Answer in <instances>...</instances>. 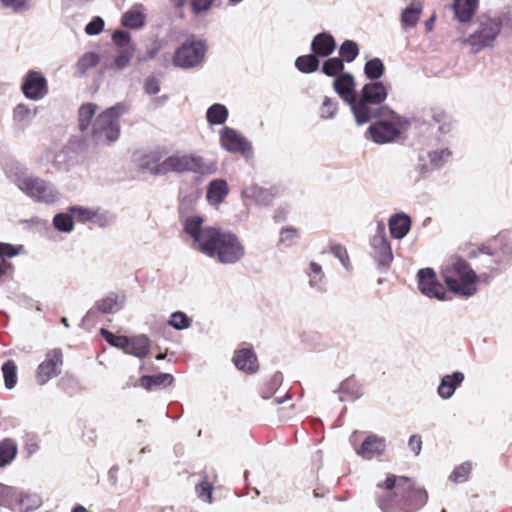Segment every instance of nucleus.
Listing matches in <instances>:
<instances>
[{
	"mask_svg": "<svg viewBox=\"0 0 512 512\" xmlns=\"http://www.w3.org/2000/svg\"><path fill=\"white\" fill-rule=\"evenodd\" d=\"M203 218L188 217L184 231L193 239V247L222 264H234L245 256V247L239 237L220 227H202Z\"/></svg>",
	"mask_w": 512,
	"mask_h": 512,
	"instance_id": "1",
	"label": "nucleus"
},
{
	"mask_svg": "<svg viewBox=\"0 0 512 512\" xmlns=\"http://www.w3.org/2000/svg\"><path fill=\"white\" fill-rule=\"evenodd\" d=\"M355 86L354 77L350 73L339 74L333 83L335 92L350 105L357 124L367 123L388 111V107L383 105L388 96V89L382 82L366 83L358 97Z\"/></svg>",
	"mask_w": 512,
	"mask_h": 512,
	"instance_id": "2",
	"label": "nucleus"
},
{
	"mask_svg": "<svg viewBox=\"0 0 512 512\" xmlns=\"http://www.w3.org/2000/svg\"><path fill=\"white\" fill-rule=\"evenodd\" d=\"M427 492L411 478L389 473L377 484L376 502L382 512H415L427 502Z\"/></svg>",
	"mask_w": 512,
	"mask_h": 512,
	"instance_id": "3",
	"label": "nucleus"
},
{
	"mask_svg": "<svg viewBox=\"0 0 512 512\" xmlns=\"http://www.w3.org/2000/svg\"><path fill=\"white\" fill-rule=\"evenodd\" d=\"M442 278L448 289L463 296H471L476 292L478 277L470 265L457 258L442 269Z\"/></svg>",
	"mask_w": 512,
	"mask_h": 512,
	"instance_id": "4",
	"label": "nucleus"
},
{
	"mask_svg": "<svg viewBox=\"0 0 512 512\" xmlns=\"http://www.w3.org/2000/svg\"><path fill=\"white\" fill-rule=\"evenodd\" d=\"M217 170V163L206 162L202 157L195 154H173L163 160L155 167L156 174H167L169 172L184 173L193 172L200 175H209Z\"/></svg>",
	"mask_w": 512,
	"mask_h": 512,
	"instance_id": "5",
	"label": "nucleus"
},
{
	"mask_svg": "<svg viewBox=\"0 0 512 512\" xmlns=\"http://www.w3.org/2000/svg\"><path fill=\"white\" fill-rule=\"evenodd\" d=\"M123 105L118 104L100 113L92 126V137L96 143L109 144L120 135L119 118L124 112Z\"/></svg>",
	"mask_w": 512,
	"mask_h": 512,
	"instance_id": "6",
	"label": "nucleus"
},
{
	"mask_svg": "<svg viewBox=\"0 0 512 512\" xmlns=\"http://www.w3.org/2000/svg\"><path fill=\"white\" fill-rule=\"evenodd\" d=\"M478 29L468 38L462 40L469 44L474 52L492 46L502 29V21L499 18H492L487 15L478 17Z\"/></svg>",
	"mask_w": 512,
	"mask_h": 512,
	"instance_id": "7",
	"label": "nucleus"
},
{
	"mask_svg": "<svg viewBox=\"0 0 512 512\" xmlns=\"http://www.w3.org/2000/svg\"><path fill=\"white\" fill-rule=\"evenodd\" d=\"M391 115V119L379 120L369 126L367 134L369 138L377 144H384L395 141L401 134V121L394 111L388 108L384 115L378 118H383ZM374 117L373 119H375Z\"/></svg>",
	"mask_w": 512,
	"mask_h": 512,
	"instance_id": "8",
	"label": "nucleus"
},
{
	"mask_svg": "<svg viewBox=\"0 0 512 512\" xmlns=\"http://www.w3.org/2000/svg\"><path fill=\"white\" fill-rule=\"evenodd\" d=\"M207 52V46L200 40H188L178 47L173 55L175 67L189 69L200 65Z\"/></svg>",
	"mask_w": 512,
	"mask_h": 512,
	"instance_id": "9",
	"label": "nucleus"
},
{
	"mask_svg": "<svg viewBox=\"0 0 512 512\" xmlns=\"http://www.w3.org/2000/svg\"><path fill=\"white\" fill-rule=\"evenodd\" d=\"M478 255H487L491 258L488 268L490 271L499 269L501 264H506L512 256V248L502 239L495 238L487 244L480 246L477 250L470 252L469 257L475 258Z\"/></svg>",
	"mask_w": 512,
	"mask_h": 512,
	"instance_id": "10",
	"label": "nucleus"
},
{
	"mask_svg": "<svg viewBox=\"0 0 512 512\" xmlns=\"http://www.w3.org/2000/svg\"><path fill=\"white\" fill-rule=\"evenodd\" d=\"M18 186L25 194L37 201L52 203L57 199V192L40 178H20Z\"/></svg>",
	"mask_w": 512,
	"mask_h": 512,
	"instance_id": "11",
	"label": "nucleus"
},
{
	"mask_svg": "<svg viewBox=\"0 0 512 512\" xmlns=\"http://www.w3.org/2000/svg\"><path fill=\"white\" fill-rule=\"evenodd\" d=\"M63 365V353L61 349H51L46 353L45 360L37 368L36 380L40 385H44L51 378L61 373Z\"/></svg>",
	"mask_w": 512,
	"mask_h": 512,
	"instance_id": "12",
	"label": "nucleus"
},
{
	"mask_svg": "<svg viewBox=\"0 0 512 512\" xmlns=\"http://www.w3.org/2000/svg\"><path fill=\"white\" fill-rule=\"evenodd\" d=\"M418 288L422 294L439 300H445L446 291L444 286L437 280L436 273L432 268L420 269L417 273Z\"/></svg>",
	"mask_w": 512,
	"mask_h": 512,
	"instance_id": "13",
	"label": "nucleus"
},
{
	"mask_svg": "<svg viewBox=\"0 0 512 512\" xmlns=\"http://www.w3.org/2000/svg\"><path fill=\"white\" fill-rule=\"evenodd\" d=\"M220 143L225 150L231 153H239L244 157H248L252 152L251 144L247 139L230 127L221 130Z\"/></svg>",
	"mask_w": 512,
	"mask_h": 512,
	"instance_id": "14",
	"label": "nucleus"
},
{
	"mask_svg": "<svg viewBox=\"0 0 512 512\" xmlns=\"http://www.w3.org/2000/svg\"><path fill=\"white\" fill-rule=\"evenodd\" d=\"M371 247L373 249L374 258L379 265L389 266L393 261V253L391 246L385 235V227L383 224L378 225L377 233L371 239Z\"/></svg>",
	"mask_w": 512,
	"mask_h": 512,
	"instance_id": "15",
	"label": "nucleus"
},
{
	"mask_svg": "<svg viewBox=\"0 0 512 512\" xmlns=\"http://www.w3.org/2000/svg\"><path fill=\"white\" fill-rule=\"evenodd\" d=\"M23 94L31 100H39L48 93V86L45 77L37 71H30L23 83Z\"/></svg>",
	"mask_w": 512,
	"mask_h": 512,
	"instance_id": "16",
	"label": "nucleus"
},
{
	"mask_svg": "<svg viewBox=\"0 0 512 512\" xmlns=\"http://www.w3.org/2000/svg\"><path fill=\"white\" fill-rule=\"evenodd\" d=\"M232 362L238 370L246 374H254L259 370L258 358L252 347L235 350Z\"/></svg>",
	"mask_w": 512,
	"mask_h": 512,
	"instance_id": "17",
	"label": "nucleus"
},
{
	"mask_svg": "<svg viewBox=\"0 0 512 512\" xmlns=\"http://www.w3.org/2000/svg\"><path fill=\"white\" fill-rule=\"evenodd\" d=\"M386 450V440L375 434L368 435L361 446L356 450L363 459L371 460L381 456Z\"/></svg>",
	"mask_w": 512,
	"mask_h": 512,
	"instance_id": "18",
	"label": "nucleus"
},
{
	"mask_svg": "<svg viewBox=\"0 0 512 512\" xmlns=\"http://www.w3.org/2000/svg\"><path fill=\"white\" fill-rule=\"evenodd\" d=\"M335 48V39L327 32L317 34L311 42V50L317 57H327L334 52Z\"/></svg>",
	"mask_w": 512,
	"mask_h": 512,
	"instance_id": "19",
	"label": "nucleus"
},
{
	"mask_svg": "<svg viewBox=\"0 0 512 512\" xmlns=\"http://www.w3.org/2000/svg\"><path fill=\"white\" fill-rule=\"evenodd\" d=\"M464 381V374L456 371L442 377L437 392L442 399H449Z\"/></svg>",
	"mask_w": 512,
	"mask_h": 512,
	"instance_id": "20",
	"label": "nucleus"
},
{
	"mask_svg": "<svg viewBox=\"0 0 512 512\" xmlns=\"http://www.w3.org/2000/svg\"><path fill=\"white\" fill-rule=\"evenodd\" d=\"M146 22V15L144 7L141 4L132 6L121 17V24L129 29H140L144 27Z\"/></svg>",
	"mask_w": 512,
	"mask_h": 512,
	"instance_id": "21",
	"label": "nucleus"
},
{
	"mask_svg": "<svg viewBox=\"0 0 512 512\" xmlns=\"http://www.w3.org/2000/svg\"><path fill=\"white\" fill-rule=\"evenodd\" d=\"M229 193V187L224 179L212 180L206 193V199L211 205H219Z\"/></svg>",
	"mask_w": 512,
	"mask_h": 512,
	"instance_id": "22",
	"label": "nucleus"
},
{
	"mask_svg": "<svg viewBox=\"0 0 512 512\" xmlns=\"http://www.w3.org/2000/svg\"><path fill=\"white\" fill-rule=\"evenodd\" d=\"M174 381L173 375L169 373H159L157 375H144L139 379V385L147 391L165 388Z\"/></svg>",
	"mask_w": 512,
	"mask_h": 512,
	"instance_id": "23",
	"label": "nucleus"
},
{
	"mask_svg": "<svg viewBox=\"0 0 512 512\" xmlns=\"http://www.w3.org/2000/svg\"><path fill=\"white\" fill-rule=\"evenodd\" d=\"M124 352L138 358L146 357L150 352L149 338L145 335L128 337V344L125 346Z\"/></svg>",
	"mask_w": 512,
	"mask_h": 512,
	"instance_id": "24",
	"label": "nucleus"
},
{
	"mask_svg": "<svg viewBox=\"0 0 512 512\" xmlns=\"http://www.w3.org/2000/svg\"><path fill=\"white\" fill-rule=\"evenodd\" d=\"M479 0H454L453 9L460 22H469L478 8Z\"/></svg>",
	"mask_w": 512,
	"mask_h": 512,
	"instance_id": "25",
	"label": "nucleus"
},
{
	"mask_svg": "<svg viewBox=\"0 0 512 512\" xmlns=\"http://www.w3.org/2000/svg\"><path fill=\"white\" fill-rule=\"evenodd\" d=\"M245 197L253 200L256 204L269 205L272 203L275 193L270 189L258 185H250L243 191Z\"/></svg>",
	"mask_w": 512,
	"mask_h": 512,
	"instance_id": "26",
	"label": "nucleus"
},
{
	"mask_svg": "<svg viewBox=\"0 0 512 512\" xmlns=\"http://www.w3.org/2000/svg\"><path fill=\"white\" fill-rule=\"evenodd\" d=\"M411 228V219L405 214H396L389 220V229L392 237L401 239L407 235Z\"/></svg>",
	"mask_w": 512,
	"mask_h": 512,
	"instance_id": "27",
	"label": "nucleus"
},
{
	"mask_svg": "<svg viewBox=\"0 0 512 512\" xmlns=\"http://www.w3.org/2000/svg\"><path fill=\"white\" fill-rule=\"evenodd\" d=\"M295 67L302 73L309 74L315 72L319 67V60L313 54H307L297 57Z\"/></svg>",
	"mask_w": 512,
	"mask_h": 512,
	"instance_id": "28",
	"label": "nucleus"
},
{
	"mask_svg": "<svg viewBox=\"0 0 512 512\" xmlns=\"http://www.w3.org/2000/svg\"><path fill=\"white\" fill-rule=\"evenodd\" d=\"M206 118L212 125L223 124L228 118V110L222 104H213L208 108Z\"/></svg>",
	"mask_w": 512,
	"mask_h": 512,
	"instance_id": "29",
	"label": "nucleus"
},
{
	"mask_svg": "<svg viewBox=\"0 0 512 512\" xmlns=\"http://www.w3.org/2000/svg\"><path fill=\"white\" fill-rule=\"evenodd\" d=\"M17 453V446L14 441L6 439L0 442V467L9 464Z\"/></svg>",
	"mask_w": 512,
	"mask_h": 512,
	"instance_id": "30",
	"label": "nucleus"
},
{
	"mask_svg": "<svg viewBox=\"0 0 512 512\" xmlns=\"http://www.w3.org/2000/svg\"><path fill=\"white\" fill-rule=\"evenodd\" d=\"M96 105L92 103L83 104L79 109V129L86 131L90 125L93 116L96 113Z\"/></svg>",
	"mask_w": 512,
	"mask_h": 512,
	"instance_id": "31",
	"label": "nucleus"
},
{
	"mask_svg": "<svg viewBox=\"0 0 512 512\" xmlns=\"http://www.w3.org/2000/svg\"><path fill=\"white\" fill-rule=\"evenodd\" d=\"M385 72V67L383 62L379 58H373L368 60L364 66V73L366 77L370 80H377Z\"/></svg>",
	"mask_w": 512,
	"mask_h": 512,
	"instance_id": "32",
	"label": "nucleus"
},
{
	"mask_svg": "<svg viewBox=\"0 0 512 512\" xmlns=\"http://www.w3.org/2000/svg\"><path fill=\"white\" fill-rule=\"evenodd\" d=\"M2 373L6 388L12 389L17 383V365L13 360H7L2 365Z\"/></svg>",
	"mask_w": 512,
	"mask_h": 512,
	"instance_id": "33",
	"label": "nucleus"
},
{
	"mask_svg": "<svg viewBox=\"0 0 512 512\" xmlns=\"http://www.w3.org/2000/svg\"><path fill=\"white\" fill-rule=\"evenodd\" d=\"M283 381V375L280 372L274 373L269 380L261 388V395L264 399H268L274 395V393L281 386Z\"/></svg>",
	"mask_w": 512,
	"mask_h": 512,
	"instance_id": "34",
	"label": "nucleus"
},
{
	"mask_svg": "<svg viewBox=\"0 0 512 512\" xmlns=\"http://www.w3.org/2000/svg\"><path fill=\"white\" fill-rule=\"evenodd\" d=\"M359 54V47L356 42L352 40H345L339 49L340 59L343 62H352Z\"/></svg>",
	"mask_w": 512,
	"mask_h": 512,
	"instance_id": "35",
	"label": "nucleus"
},
{
	"mask_svg": "<svg viewBox=\"0 0 512 512\" xmlns=\"http://www.w3.org/2000/svg\"><path fill=\"white\" fill-rule=\"evenodd\" d=\"M422 7L420 4L407 7L401 16V21L405 26L414 27L420 18Z\"/></svg>",
	"mask_w": 512,
	"mask_h": 512,
	"instance_id": "36",
	"label": "nucleus"
},
{
	"mask_svg": "<svg viewBox=\"0 0 512 512\" xmlns=\"http://www.w3.org/2000/svg\"><path fill=\"white\" fill-rule=\"evenodd\" d=\"M430 114L434 122L439 124L440 132L446 133L450 130V117L442 108L433 107Z\"/></svg>",
	"mask_w": 512,
	"mask_h": 512,
	"instance_id": "37",
	"label": "nucleus"
},
{
	"mask_svg": "<svg viewBox=\"0 0 512 512\" xmlns=\"http://www.w3.org/2000/svg\"><path fill=\"white\" fill-rule=\"evenodd\" d=\"M344 63L339 57L329 58L323 63L322 71L327 76H338L343 73Z\"/></svg>",
	"mask_w": 512,
	"mask_h": 512,
	"instance_id": "38",
	"label": "nucleus"
},
{
	"mask_svg": "<svg viewBox=\"0 0 512 512\" xmlns=\"http://www.w3.org/2000/svg\"><path fill=\"white\" fill-rule=\"evenodd\" d=\"M471 470L472 466L470 463H462L454 468V470L449 475V480L454 483L466 482L469 478Z\"/></svg>",
	"mask_w": 512,
	"mask_h": 512,
	"instance_id": "39",
	"label": "nucleus"
},
{
	"mask_svg": "<svg viewBox=\"0 0 512 512\" xmlns=\"http://www.w3.org/2000/svg\"><path fill=\"white\" fill-rule=\"evenodd\" d=\"M99 56L94 52L85 53L78 61H77V69L81 74H85L89 69L95 67L99 63Z\"/></svg>",
	"mask_w": 512,
	"mask_h": 512,
	"instance_id": "40",
	"label": "nucleus"
},
{
	"mask_svg": "<svg viewBox=\"0 0 512 512\" xmlns=\"http://www.w3.org/2000/svg\"><path fill=\"white\" fill-rule=\"evenodd\" d=\"M135 52V47H123L118 49L114 59L113 66L117 69H123L128 66Z\"/></svg>",
	"mask_w": 512,
	"mask_h": 512,
	"instance_id": "41",
	"label": "nucleus"
},
{
	"mask_svg": "<svg viewBox=\"0 0 512 512\" xmlns=\"http://www.w3.org/2000/svg\"><path fill=\"white\" fill-rule=\"evenodd\" d=\"M72 214H64L59 213L56 214L53 218V224L55 228L61 232H70L73 230L74 222H73Z\"/></svg>",
	"mask_w": 512,
	"mask_h": 512,
	"instance_id": "42",
	"label": "nucleus"
},
{
	"mask_svg": "<svg viewBox=\"0 0 512 512\" xmlns=\"http://www.w3.org/2000/svg\"><path fill=\"white\" fill-rule=\"evenodd\" d=\"M101 336L108 342L111 346L116 347L124 351L125 346L128 344V337L122 335H115L107 329L102 328L100 330Z\"/></svg>",
	"mask_w": 512,
	"mask_h": 512,
	"instance_id": "43",
	"label": "nucleus"
},
{
	"mask_svg": "<svg viewBox=\"0 0 512 512\" xmlns=\"http://www.w3.org/2000/svg\"><path fill=\"white\" fill-rule=\"evenodd\" d=\"M452 152L448 148L437 149L428 153L430 165L440 167L451 157Z\"/></svg>",
	"mask_w": 512,
	"mask_h": 512,
	"instance_id": "44",
	"label": "nucleus"
},
{
	"mask_svg": "<svg viewBox=\"0 0 512 512\" xmlns=\"http://www.w3.org/2000/svg\"><path fill=\"white\" fill-rule=\"evenodd\" d=\"M213 485L207 480V477L196 485L195 491L197 496L208 503L212 502Z\"/></svg>",
	"mask_w": 512,
	"mask_h": 512,
	"instance_id": "45",
	"label": "nucleus"
},
{
	"mask_svg": "<svg viewBox=\"0 0 512 512\" xmlns=\"http://www.w3.org/2000/svg\"><path fill=\"white\" fill-rule=\"evenodd\" d=\"M24 251L22 245H12L10 243L0 242V259L1 262L6 261L7 258L18 256Z\"/></svg>",
	"mask_w": 512,
	"mask_h": 512,
	"instance_id": "46",
	"label": "nucleus"
},
{
	"mask_svg": "<svg viewBox=\"0 0 512 512\" xmlns=\"http://www.w3.org/2000/svg\"><path fill=\"white\" fill-rule=\"evenodd\" d=\"M69 211L72 214L73 219L82 223L91 221L96 216V213L93 210L80 206L71 207Z\"/></svg>",
	"mask_w": 512,
	"mask_h": 512,
	"instance_id": "47",
	"label": "nucleus"
},
{
	"mask_svg": "<svg viewBox=\"0 0 512 512\" xmlns=\"http://www.w3.org/2000/svg\"><path fill=\"white\" fill-rule=\"evenodd\" d=\"M338 104L330 97H325L320 107V116L323 119L333 118L337 112Z\"/></svg>",
	"mask_w": 512,
	"mask_h": 512,
	"instance_id": "48",
	"label": "nucleus"
},
{
	"mask_svg": "<svg viewBox=\"0 0 512 512\" xmlns=\"http://www.w3.org/2000/svg\"><path fill=\"white\" fill-rule=\"evenodd\" d=\"M169 324L177 330L186 329L191 325V319L183 312H174Z\"/></svg>",
	"mask_w": 512,
	"mask_h": 512,
	"instance_id": "49",
	"label": "nucleus"
},
{
	"mask_svg": "<svg viewBox=\"0 0 512 512\" xmlns=\"http://www.w3.org/2000/svg\"><path fill=\"white\" fill-rule=\"evenodd\" d=\"M298 236V230L294 227L288 226L281 230L279 241L285 246L290 247L296 243Z\"/></svg>",
	"mask_w": 512,
	"mask_h": 512,
	"instance_id": "50",
	"label": "nucleus"
},
{
	"mask_svg": "<svg viewBox=\"0 0 512 512\" xmlns=\"http://www.w3.org/2000/svg\"><path fill=\"white\" fill-rule=\"evenodd\" d=\"M112 40L118 49L123 47H135L131 43V36L127 31L124 30H116L112 35Z\"/></svg>",
	"mask_w": 512,
	"mask_h": 512,
	"instance_id": "51",
	"label": "nucleus"
},
{
	"mask_svg": "<svg viewBox=\"0 0 512 512\" xmlns=\"http://www.w3.org/2000/svg\"><path fill=\"white\" fill-rule=\"evenodd\" d=\"M118 306L117 297L108 296L99 300L96 304L97 309L102 313H113Z\"/></svg>",
	"mask_w": 512,
	"mask_h": 512,
	"instance_id": "52",
	"label": "nucleus"
},
{
	"mask_svg": "<svg viewBox=\"0 0 512 512\" xmlns=\"http://www.w3.org/2000/svg\"><path fill=\"white\" fill-rule=\"evenodd\" d=\"M162 49V41L155 38L153 39L146 47L145 56L140 58V61H147L150 59H154L160 50Z\"/></svg>",
	"mask_w": 512,
	"mask_h": 512,
	"instance_id": "53",
	"label": "nucleus"
},
{
	"mask_svg": "<svg viewBox=\"0 0 512 512\" xmlns=\"http://www.w3.org/2000/svg\"><path fill=\"white\" fill-rule=\"evenodd\" d=\"M309 269L310 285L318 286L324 277V273L322 271L321 266L316 262H311L309 265Z\"/></svg>",
	"mask_w": 512,
	"mask_h": 512,
	"instance_id": "54",
	"label": "nucleus"
},
{
	"mask_svg": "<svg viewBox=\"0 0 512 512\" xmlns=\"http://www.w3.org/2000/svg\"><path fill=\"white\" fill-rule=\"evenodd\" d=\"M6 8L12 9L14 12H20L28 9L30 0H0Z\"/></svg>",
	"mask_w": 512,
	"mask_h": 512,
	"instance_id": "55",
	"label": "nucleus"
},
{
	"mask_svg": "<svg viewBox=\"0 0 512 512\" xmlns=\"http://www.w3.org/2000/svg\"><path fill=\"white\" fill-rule=\"evenodd\" d=\"M214 0H191L190 5L194 14L198 15L202 12L208 11Z\"/></svg>",
	"mask_w": 512,
	"mask_h": 512,
	"instance_id": "56",
	"label": "nucleus"
},
{
	"mask_svg": "<svg viewBox=\"0 0 512 512\" xmlns=\"http://www.w3.org/2000/svg\"><path fill=\"white\" fill-rule=\"evenodd\" d=\"M103 28L104 21L100 17H96L86 25L85 32L88 35H97L103 30Z\"/></svg>",
	"mask_w": 512,
	"mask_h": 512,
	"instance_id": "57",
	"label": "nucleus"
},
{
	"mask_svg": "<svg viewBox=\"0 0 512 512\" xmlns=\"http://www.w3.org/2000/svg\"><path fill=\"white\" fill-rule=\"evenodd\" d=\"M30 109L24 104H18L13 111V118L17 122H24L30 116Z\"/></svg>",
	"mask_w": 512,
	"mask_h": 512,
	"instance_id": "58",
	"label": "nucleus"
},
{
	"mask_svg": "<svg viewBox=\"0 0 512 512\" xmlns=\"http://www.w3.org/2000/svg\"><path fill=\"white\" fill-rule=\"evenodd\" d=\"M408 446L410 450L414 453V455H419L422 449V438L420 435H412L409 438Z\"/></svg>",
	"mask_w": 512,
	"mask_h": 512,
	"instance_id": "59",
	"label": "nucleus"
},
{
	"mask_svg": "<svg viewBox=\"0 0 512 512\" xmlns=\"http://www.w3.org/2000/svg\"><path fill=\"white\" fill-rule=\"evenodd\" d=\"M145 91L150 95H155L160 91L159 81L155 77H149L145 81Z\"/></svg>",
	"mask_w": 512,
	"mask_h": 512,
	"instance_id": "60",
	"label": "nucleus"
},
{
	"mask_svg": "<svg viewBox=\"0 0 512 512\" xmlns=\"http://www.w3.org/2000/svg\"><path fill=\"white\" fill-rule=\"evenodd\" d=\"M332 252L333 254L339 258V260L341 261V263L344 265V266H348V263H349V257H348V253H347V250L340 246V245H336L334 247H332Z\"/></svg>",
	"mask_w": 512,
	"mask_h": 512,
	"instance_id": "61",
	"label": "nucleus"
},
{
	"mask_svg": "<svg viewBox=\"0 0 512 512\" xmlns=\"http://www.w3.org/2000/svg\"><path fill=\"white\" fill-rule=\"evenodd\" d=\"M170 2L177 8H181L186 3V0H170Z\"/></svg>",
	"mask_w": 512,
	"mask_h": 512,
	"instance_id": "62",
	"label": "nucleus"
},
{
	"mask_svg": "<svg viewBox=\"0 0 512 512\" xmlns=\"http://www.w3.org/2000/svg\"><path fill=\"white\" fill-rule=\"evenodd\" d=\"M25 500H29V497H28V496H26L25 498H21V500H20V506H21V507H20V509H21L22 511H28V510L30 509V507H25V506H24V501H25Z\"/></svg>",
	"mask_w": 512,
	"mask_h": 512,
	"instance_id": "63",
	"label": "nucleus"
},
{
	"mask_svg": "<svg viewBox=\"0 0 512 512\" xmlns=\"http://www.w3.org/2000/svg\"><path fill=\"white\" fill-rule=\"evenodd\" d=\"M73 512H89L85 507L77 505L74 507Z\"/></svg>",
	"mask_w": 512,
	"mask_h": 512,
	"instance_id": "64",
	"label": "nucleus"
}]
</instances>
